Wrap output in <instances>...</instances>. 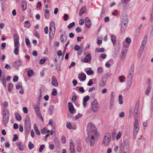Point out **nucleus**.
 I'll return each mask as SVG.
<instances>
[{"mask_svg": "<svg viewBox=\"0 0 153 153\" xmlns=\"http://www.w3.org/2000/svg\"><path fill=\"white\" fill-rule=\"evenodd\" d=\"M86 73L88 75H90L94 73V71L92 70L88 71L86 72Z\"/></svg>", "mask_w": 153, "mask_h": 153, "instance_id": "obj_57", "label": "nucleus"}, {"mask_svg": "<svg viewBox=\"0 0 153 153\" xmlns=\"http://www.w3.org/2000/svg\"><path fill=\"white\" fill-rule=\"evenodd\" d=\"M106 80H104L103 78L101 80V82L99 83V85L100 87H103L105 86L106 84Z\"/></svg>", "mask_w": 153, "mask_h": 153, "instance_id": "obj_32", "label": "nucleus"}, {"mask_svg": "<svg viewBox=\"0 0 153 153\" xmlns=\"http://www.w3.org/2000/svg\"><path fill=\"white\" fill-rule=\"evenodd\" d=\"M33 73V71L32 70H29L27 71V75L29 77H31Z\"/></svg>", "mask_w": 153, "mask_h": 153, "instance_id": "obj_40", "label": "nucleus"}, {"mask_svg": "<svg viewBox=\"0 0 153 153\" xmlns=\"http://www.w3.org/2000/svg\"><path fill=\"white\" fill-rule=\"evenodd\" d=\"M86 76L85 74L82 73L80 76H79V78L81 81H84L86 79Z\"/></svg>", "mask_w": 153, "mask_h": 153, "instance_id": "obj_27", "label": "nucleus"}, {"mask_svg": "<svg viewBox=\"0 0 153 153\" xmlns=\"http://www.w3.org/2000/svg\"><path fill=\"white\" fill-rule=\"evenodd\" d=\"M124 77L123 76H120L119 77V80L121 82H124Z\"/></svg>", "mask_w": 153, "mask_h": 153, "instance_id": "obj_53", "label": "nucleus"}, {"mask_svg": "<svg viewBox=\"0 0 153 153\" xmlns=\"http://www.w3.org/2000/svg\"><path fill=\"white\" fill-rule=\"evenodd\" d=\"M1 82L4 86V87H6V83L5 81V79L4 78V77L1 78Z\"/></svg>", "mask_w": 153, "mask_h": 153, "instance_id": "obj_43", "label": "nucleus"}, {"mask_svg": "<svg viewBox=\"0 0 153 153\" xmlns=\"http://www.w3.org/2000/svg\"><path fill=\"white\" fill-rule=\"evenodd\" d=\"M139 101H137L135 107L134 109V116L135 117L134 120H135V119L136 118L137 119V117L138 116V108L139 106Z\"/></svg>", "mask_w": 153, "mask_h": 153, "instance_id": "obj_6", "label": "nucleus"}, {"mask_svg": "<svg viewBox=\"0 0 153 153\" xmlns=\"http://www.w3.org/2000/svg\"><path fill=\"white\" fill-rule=\"evenodd\" d=\"M54 140L56 146H59L60 145V142L59 141L58 138L57 137H55L54 139Z\"/></svg>", "mask_w": 153, "mask_h": 153, "instance_id": "obj_28", "label": "nucleus"}, {"mask_svg": "<svg viewBox=\"0 0 153 153\" xmlns=\"http://www.w3.org/2000/svg\"><path fill=\"white\" fill-rule=\"evenodd\" d=\"M19 44H14L15 47L14 53L16 55H18L19 54L18 52L19 51Z\"/></svg>", "mask_w": 153, "mask_h": 153, "instance_id": "obj_19", "label": "nucleus"}, {"mask_svg": "<svg viewBox=\"0 0 153 153\" xmlns=\"http://www.w3.org/2000/svg\"><path fill=\"white\" fill-rule=\"evenodd\" d=\"M127 52V51L125 50H122V53L120 54V58L121 59H123L125 58Z\"/></svg>", "mask_w": 153, "mask_h": 153, "instance_id": "obj_18", "label": "nucleus"}, {"mask_svg": "<svg viewBox=\"0 0 153 153\" xmlns=\"http://www.w3.org/2000/svg\"><path fill=\"white\" fill-rule=\"evenodd\" d=\"M85 25L88 28H89L91 25V21L88 17H86L85 19Z\"/></svg>", "mask_w": 153, "mask_h": 153, "instance_id": "obj_11", "label": "nucleus"}, {"mask_svg": "<svg viewBox=\"0 0 153 153\" xmlns=\"http://www.w3.org/2000/svg\"><path fill=\"white\" fill-rule=\"evenodd\" d=\"M50 28L55 29V23L53 22H51L50 23Z\"/></svg>", "mask_w": 153, "mask_h": 153, "instance_id": "obj_39", "label": "nucleus"}, {"mask_svg": "<svg viewBox=\"0 0 153 153\" xmlns=\"http://www.w3.org/2000/svg\"><path fill=\"white\" fill-rule=\"evenodd\" d=\"M33 127L34 129L35 130L36 134H38V135H39L40 134V132L36 124H34Z\"/></svg>", "mask_w": 153, "mask_h": 153, "instance_id": "obj_30", "label": "nucleus"}, {"mask_svg": "<svg viewBox=\"0 0 153 153\" xmlns=\"http://www.w3.org/2000/svg\"><path fill=\"white\" fill-rule=\"evenodd\" d=\"M16 118L18 121H20L21 120V117L19 114L16 113L15 114Z\"/></svg>", "mask_w": 153, "mask_h": 153, "instance_id": "obj_38", "label": "nucleus"}, {"mask_svg": "<svg viewBox=\"0 0 153 153\" xmlns=\"http://www.w3.org/2000/svg\"><path fill=\"white\" fill-rule=\"evenodd\" d=\"M139 130V125L137 119H135L134 124V128L133 130V138L135 139L137 135Z\"/></svg>", "mask_w": 153, "mask_h": 153, "instance_id": "obj_3", "label": "nucleus"}, {"mask_svg": "<svg viewBox=\"0 0 153 153\" xmlns=\"http://www.w3.org/2000/svg\"><path fill=\"white\" fill-rule=\"evenodd\" d=\"M82 114H77V115H76L75 116V120H77L78 119H79V118L81 117H82Z\"/></svg>", "mask_w": 153, "mask_h": 153, "instance_id": "obj_59", "label": "nucleus"}, {"mask_svg": "<svg viewBox=\"0 0 153 153\" xmlns=\"http://www.w3.org/2000/svg\"><path fill=\"white\" fill-rule=\"evenodd\" d=\"M129 46V45L128 44H127L126 43H124L122 50H125L127 51L128 48Z\"/></svg>", "mask_w": 153, "mask_h": 153, "instance_id": "obj_35", "label": "nucleus"}, {"mask_svg": "<svg viewBox=\"0 0 153 153\" xmlns=\"http://www.w3.org/2000/svg\"><path fill=\"white\" fill-rule=\"evenodd\" d=\"M22 62L20 60H17L15 61L13 64V66L14 68H18L22 64Z\"/></svg>", "mask_w": 153, "mask_h": 153, "instance_id": "obj_12", "label": "nucleus"}, {"mask_svg": "<svg viewBox=\"0 0 153 153\" xmlns=\"http://www.w3.org/2000/svg\"><path fill=\"white\" fill-rule=\"evenodd\" d=\"M30 118L28 116H27L25 120V124L29 123Z\"/></svg>", "mask_w": 153, "mask_h": 153, "instance_id": "obj_52", "label": "nucleus"}, {"mask_svg": "<svg viewBox=\"0 0 153 153\" xmlns=\"http://www.w3.org/2000/svg\"><path fill=\"white\" fill-rule=\"evenodd\" d=\"M151 89V86H148L147 87L146 91V95H148L150 92V90Z\"/></svg>", "mask_w": 153, "mask_h": 153, "instance_id": "obj_41", "label": "nucleus"}, {"mask_svg": "<svg viewBox=\"0 0 153 153\" xmlns=\"http://www.w3.org/2000/svg\"><path fill=\"white\" fill-rule=\"evenodd\" d=\"M128 2V0H121L119 4H124L126 5Z\"/></svg>", "mask_w": 153, "mask_h": 153, "instance_id": "obj_34", "label": "nucleus"}, {"mask_svg": "<svg viewBox=\"0 0 153 153\" xmlns=\"http://www.w3.org/2000/svg\"><path fill=\"white\" fill-rule=\"evenodd\" d=\"M134 71V67L133 65L131 66L129 70V74L128 76V79H132Z\"/></svg>", "mask_w": 153, "mask_h": 153, "instance_id": "obj_7", "label": "nucleus"}, {"mask_svg": "<svg viewBox=\"0 0 153 153\" xmlns=\"http://www.w3.org/2000/svg\"><path fill=\"white\" fill-rule=\"evenodd\" d=\"M13 86L12 83H9L8 85V91L10 92H11V91L13 89Z\"/></svg>", "mask_w": 153, "mask_h": 153, "instance_id": "obj_36", "label": "nucleus"}, {"mask_svg": "<svg viewBox=\"0 0 153 153\" xmlns=\"http://www.w3.org/2000/svg\"><path fill=\"white\" fill-rule=\"evenodd\" d=\"M20 88L22 89V83H20L18 85L16 86V88L17 89H19Z\"/></svg>", "mask_w": 153, "mask_h": 153, "instance_id": "obj_51", "label": "nucleus"}, {"mask_svg": "<svg viewBox=\"0 0 153 153\" xmlns=\"http://www.w3.org/2000/svg\"><path fill=\"white\" fill-rule=\"evenodd\" d=\"M129 80L127 82V85L126 86V89L128 90L131 87L132 83V79H128Z\"/></svg>", "mask_w": 153, "mask_h": 153, "instance_id": "obj_25", "label": "nucleus"}, {"mask_svg": "<svg viewBox=\"0 0 153 153\" xmlns=\"http://www.w3.org/2000/svg\"><path fill=\"white\" fill-rule=\"evenodd\" d=\"M25 128L27 131H29L30 129V123L25 124Z\"/></svg>", "mask_w": 153, "mask_h": 153, "instance_id": "obj_33", "label": "nucleus"}, {"mask_svg": "<svg viewBox=\"0 0 153 153\" xmlns=\"http://www.w3.org/2000/svg\"><path fill=\"white\" fill-rule=\"evenodd\" d=\"M26 44L27 45H29L30 44V42L28 38H26L25 39Z\"/></svg>", "mask_w": 153, "mask_h": 153, "instance_id": "obj_61", "label": "nucleus"}, {"mask_svg": "<svg viewBox=\"0 0 153 153\" xmlns=\"http://www.w3.org/2000/svg\"><path fill=\"white\" fill-rule=\"evenodd\" d=\"M89 99V96H85L83 99V101L87 102Z\"/></svg>", "mask_w": 153, "mask_h": 153, "instance_id": "obj_55", "label": "nucleus"}, {"mask_svg": "<svg viewBox=\"0 0 153 153\" xmlns=\"http://www.w3.org/2000/svg\"><path fill=\"white\" fill-rule=\"evenodd\" d=\"M64 34H62L60 37V41L63 43L65 42L67 39L66 34L65 32H64Z\"/></svg>", "mask_w": 153, "mask_h": 153, "instance_id": "obj_15", "label": "nucleus"}, {"mask_svg": "<svg viewBox=\"0 0 153 153\" xmlns=\"http://www.w3.org/2000/svg\"><path fill=\"white\" fill-rule=\"evenodd\" d=\"M18 77L16 75L13 77V81L14 82H16L18 81Z\"/></svg>", "mask_w": 153, "mask_h": 153, "instance_id": "obj_56", "label": "nucleus"}, {"mask_svg": "<svg viewBox=\"0 0 153 153\" xmlns=\"http://www.w3.org/2000/svg\"><path fill=\"white\" fill-rule=\"evenodd\" d=\"M16 145L20 151H22L24 150V145L21 142L16 143Z\"/></svg>", "mask_w": 153, "mask_h": 153, "instance_id": "obj_16", "label": "nucleus"}, {"mask_svg": "<svg viewBox=\"0 0 153 153\" xmlns=\"http://www.w3.org/2000/svg\"><path fill=\"white\" fill-rule=\"evenodd\" d=\"M111 135L109 133L107 134L103 138L102 142L104 145L107 146L109 144L111 140Z\"/></svg>", "mask_w": 153, "mask_h": 153, "instance_id": "obj_4", "label": "nucleus"}, {"mask_svg": "<svg viewBox=\"0 0 153 153\" xmlns=\"http://www.w3.org/2000/svg\"><path fill=\"white\" fill-rule=\"evenodd\" d=\"M75 25V23L74 22H72L68 25V28L69 29H70L74 26Z\"/></svg>", "mask_w": 153, "mask_h": 153, "instance_id": "obj_48", "label": "nucleus"}, {"mask_svg": "<svg viewBox=\"0 0 153 153\" xmlns=\"http://www.w3.org/2000/svg\"><path fill=\"white\" fill-rule=\"evenodd\" d=\"M91 55L89 54H88L86 56L85 58L83 60V61L84 62L88 63L91 60Z\"/></svg>", "mask_w": 153, "mask_h": 153, "instance_id": "obj_14", "label": "nucleus"}, {"mask_svg": "<svg viewBox=\"0 0 153 153\" xmlns=\"http://www.w3.org/2000/svg\"><path fill=\"white\" fill-rule=\"evenodd\" d=\"M22 8L23 10H25L27 8V3L25 1H22L21 3Z\"/></svg>", "mask_w": 153, "mask_h": 153, "instance_id": "obj_26", "label": "nucleus"}, {"mask_svg": "<svg viewBox=\"0 0 153 153\" xmlns=\"http://www.w3.org/2000/svg\"><path fill=\"white\" fill-rule=\"evenodd\" d=\"M93 83V82L91 79H90L88 82L87 83V85L88 86H91Z\"/></svg>", "mask_w": 153, "mask_h": 153, "instance_id": "obj_58", "label": "nucleus"}, {"mask_svg": "<svg viewBox=\"0 0 153 153\" xmlns=\"http://www.w3.org/2000/svg\"><path fill=\"white\" fill-rule=\"evenodd\" d=\"M123 97L120 94L119 97V103L120 105L122 104L123 103Z\"/></svg>", "mask_w": 153, "mask_h": 153, "instance_id": "obj_37", "label": "nucleus"}, {"mask_svg": "<svg viewBox=\"0 0 153 153\" xmlns=\"http://www.w3.org/2000/svg\"><path fill=\"white\" fill-rule=\"evenodd\" d=\"M51 84L53 86L57 87L58 85V83L55 76H53L52 77Z\"/></svg>", "mask_w": 153, "mask_h": 153, "instance_id": "obj_9", "label": "nucleus"}, {"mask_svg": "<svg viewBox=\"0 0 153 153\" xmlns=\"http://www.w3.org/2000/svg\"><path fill=\"white\" fill-rule=\"evenodd\" d=\"M120 31L124 32L126 30L128 24V19L127 17H124L121 18Z\"/></svg>", "mask_w": 153, "mask_h": 153, "instance_id": "obj_2", "label": "nucleus"}, {"mask_svg": "<svg viewBox=\"0 0 153 153\" xmlns=\"http://www.w3.org/2000/svg\"><path fill=\"white\" fill-rule=\"evenodd\" d=\"M9 112L7 108H3V116H9Z\"/></svg>", "mask_w": 153, "mask_h": 153, "instance_id": "obj_21", "label": "nucleus"}, {"mask_svg": "<svg viewBox=\"0 0 153 153\" xmlns=\"http://www.w3.org/2000/svg\"><path fill=\"white\" fill-rule=\"evenodd\" d=\"M122 135V133L120 132H119L117 134L116 136V139L117 140L119 139L121 137Z\"/></svg>", "mask_w": 153, "mask_h": 153, "instance_id": "obj_54", "label": "nucleus"}, {"mask_svg": "<svg viewBox=\"0 0 153 153\" xmlns=\"http://www.w3.org/2000/svg\"><path fill=\"white\" fill-rule=\"evenodd\" d=\"M92 107L93 111L96 112L98 111L99 106L98 102L96 99H94L92 104Z\"/></svg>", "mask_w": 153, "mask_h": 153, "instance_id": "obj_5", "label": "nucleus"}, {"mask_svg": "<svg viewBox=\"0 0 153 153\" xmlns=\"http://www.w3.org/2000/svg\"><path fill=\"white\" fill-rule=\"evenodd\" d=\"M96 51L97 52H104L105 51V49L103 48H97L96 49Z\"/></svg>", "mask_w": 153, "mask_h": 153, "instance_id": "obj_42", "label": "nucleus"}, {"mask_svg": "<svg viewBox=\"0 0 153 153\" xmlns=\"http://www.w3.org/2000/svg\"><path fill=\"white\" fill-rule=\"evenodd\" d=\"M86 8L85 6H83L80 9L79 12V16H81L86 11Z\"/></svg>", "mask_w": 153, "mask_h": 153, "instance_id": "obj_24", "label": "nucleus"}, {"mask_svg": "<svg viewBox=\"0 0 153 153\" xmlns=\"http://www.w3.org/2000/svg\"><path fill=\"white\" fill-rule=\"evenodd\" d=\"M68 106L69 107V110L70 113H73L74 112V107L71 102H69L68 103Z\"/></svg>", "mask_w": 153, "mask_h": 153, "instance_id": "obj_17", "label": "nucleus"}, {"mask_svg": "<svg viewBox=\"0 0 153 153\" xmlns=\"http://www.w3.org/2000/svg\"><path fill=\"white\" fill-rule=\"evenodd\" d=\"M9 118V116H3V123L4 125H6L7 123Z\"/></svg>", "mask_w": 153, "mask_h": 153, "instance_id": "obj_23", "label": "nucleus"}, {"mask_svg": "<svg viewBox=\"0 0 153 153\" xmlns=\"http://www.w3.org/2000/svg\"><path fill=\"white\" fill-rule=\"evenodd\" d=\"M46 60L44 59H41L39 61V63L41 64H42L45 63Z\"/></svg>", "mask_w": 153, "mask_h": 153, "instance_id": "obj_64", "label": "nucleus"}, {"mask_svg": "<svg viewBox=\"0 0 153 153\" xmlns=\"http://www.w3.org/2000/svg\"><path fill=\"white\" fill-rule=\"evenodd\" d=\"M111 40L113 42L114 45H115V44L116 42V38L115 36L114 35H111Z\"/></svg>", "mask_w": 153, "mask_h": 153, "instance_id": "obj_31", "label": "nucleus"}, {"mask_svg": "<svg viewBox=\"0 0 153 153\" xmlns=\"http://www.w3.org/2000/svg\"><path fill=\"white\" fill-rule=\"evenodd\" d=\"M126 42L128 44L130 43L131 42V39L129 37H127L126 39Z\"/></svg>", "mask_w": 153, "mask_h": 153, "instance_id": "obj_63", "label": "nucleus"}, {"mask_svg": "<svg viewBox=\"0 0 153 153\" xmlns=\"http://www.w3.org/2000/svg\"><path fill=\"white\" fill-rule=\"evenodd\" d=\"M33 35L37 37L38 38H40V35L37 31L36 30H34L33 31Z\"/></svg>", "mask_w": 153, "mask_h": 153, "instance_id": "obj_47", "label": "nucleus"}, {"mask_svg": "<svg viewBox=\"0 0 153 153\" xmlns=\"http://www.w3.org/2000/svg\"><path fill=\"white\" fill-rule=\"evenodd\" d=\"M55 29L49 28V36L50 38H53L55 33Z\"/></svg>", "mask_w": 153, "mask_h": 153, "instance_id": "obj_20", "label": "nucleus"}, {"mask_svg": "<svg viewBox=\"0 0 153 153\" xmlns=\"http://www.w3.org/2000/svg\"><path fill=\"white\" fill-rule=\"evenodd\" d=\"M14 39V44H19V35L15 33L13 36Z\"/></svg>", "mask_w": 153, "mask_h": 153, "instance_id": "obj_13", "label": "nucleus"}, {"mask_svg": "<svg viewBox=\"0 0 153 153\" xmlns=\"http://www.w3.org/2000/svg\"><path fill=\"white\" fill-rule=\"evenodd\" d=\"M33 108L35 110V111L38 116L42 117V115L40 111V109L39 107L36 105H34Z\"/></svg>", "mask_w": 153, "mask_h": 153, "instance_id": "obj_8", "label": "nucleus"}, {"mask_svg": "<svg viewBox=\"0 0 153 153\" xmlns=\"http://www.w3.org/2000/svg\"><path fill=\"white\" fill-rule=\"evenodd\" d=\"M54 106L53 105H51L49 106L48 110L49 114H52L54 111Z\"/></svg>", "mask_w": 153, "mask_h": 153, "instance_id": "obj_29", "label": "nucleus"}, {"mask_svg": "<svg viewBox=\"0 0 153 153\" xmlns=\"http://www.w3.org/2000/svg\"><path fill=\"white\" fill-rule=\"evenodd\" d=\"M28 147L29 149L31 150L34 147V146L33 144L31 142H30L29 143Z\"/></svg>", "mask_w": 153, "mask_h": 153, "instance_id": "obj_45", "label": "nucleus"}, {"mask_svg": "<svg viewBox=\"0 0 153 153\" xmlns=\"http://www.w3.org/2000/svg\"><path fill=\"white\" fill-rule=\"evenodd\" d=\"M52 95L55 96L57 95V91L56 89L53 88V91L51 93Z\"/></svg>", "mask_w": 153, "mask_h": 153, "instance_id": "obj_46", "label": "nucleus"}, {"mask_svg": "<svg viewBox=\"0 0 153 153\" xmlns=\"http://www.w3.org/2000/svg\"><path fill=\"white\" fill-rule=\"evenodd\" d=\"M88 137L85 139L87 143L90 142V145L93 146L95 143L94 136L96 135L97 131L94 125L92 123H89L87 126Z\"/></svg>", "mask_w": 153, "mask_h": 153, "instance_id": "obj_1", "label": "nucleus"}, {"mask_svg": "<svg viewBox=\"0 0 153 153\" xmlns=\"http://www.w3.org/2000/svg\"><path fill=\"white\" fill-rule=\"evenodd\" d=\"M70 149L74 148V145L73 143L72 140L71 139L70 140Z\"/></svg>", "mask_w": 153, "mask_h": 153, "instance_id": "obj_44", "label": "nucleus"}, {"mask_svg": "<svg viewBox=\"0 0 153 153\" xmlns=\"http://www.w3.org/2000/svg\"><path fill=\"white\" fill-rule=\"evenodd\" d=\"M3 105L4 106L3 108H7L6 107L8 106V102L6 101H4L3 103Z\"/></svg>", "mask_w": 153, "mask_h": 153, "instance_id": "obj_50", "label": "nucleus"}, {"mask_svg": "<svg viewBox=\"0 0 153 153\" xmlns=\"http://www.w3.org/2000/svg\"><path fill=\"white\" fill-rule=\"evenodd\" d=\"M147 37L146 36H145L142 41L141 45L140 47L141 50L143 51L144 50L147 42Z\"/></svg>", "mask_w": 153, "mask_h": 153, "instance_id": "obj_10", "label": "nucleus"}, {"mask_svg": "<svg viewBox=\"0 0 153 153\" xmlns=\"http://www.w3.org/2000/svg\"><path fill=\"white\" fill-rule=\"evenodd\" d=\"M61 140L62 143H65V138L64 136H62L61 137Z\"/></svg>", "mask_w": 153, "mask_h": 153, "instance_id": "obj_62", "label": "nucleus"}, {"mask_svg": "<svg viewBox=\"0 0 153 153\" xmlns=\"http://www.w3.org/2000/svg\"><path fill=\"white\" fill-rule=\"evenodd\" d=\"M18 138V137L17 135L16 134H15L14 135V137L13 138L12 140L13 142H15L16 140Z\"/></svg>", "mask_w": 153, "mask_h": 153, "instance_id": "obj_60", "label": "nucleus"}, {"mask_svg": "<svg viewBox=\"0 0 153 153\" xmlns=\"http://www.w3.org/2000/svg\"><path fill=\"white\" fill-rule=\"evenodd\" d=\"M124 145L125 149H127L129 148V141L128 139H126L124 142Z\"/></svg>", "mask_w": 153, "mask_h": 153, "instance_id": "obj_22", "label": "nucleus"}, {"mask_svg": "<svg viewBox=\"0 0 153 153\" xmlns=\"http://www.w3.org/2000/svg\"><path fill=\"white\" fill-rule=\"evenodd\" d=\"M45 145H42L40 146L39 149V152H42L43 150V149H44L45 147Z\"/></svg>", "mask_w": 153, "mask_h": 153, "instance_id": "obj_49", "label": "nucleus"}]
</instances>
